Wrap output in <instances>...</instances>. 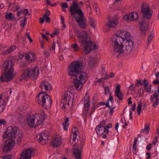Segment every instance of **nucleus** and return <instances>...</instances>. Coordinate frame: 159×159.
<instances>
[{
	"label": "nucleus",
	"instance_id": "79ce46f5",
	"mask_svg": "<svg viewBox=\"0 0 159 159\" xmlns=\"http://www.w3.org/2000/svg\"><path fill=\"white\" fill-rule=\"evenodd\" d=\"M137 139L135 138L134 139V144H133V150H134L135 151L137 149Z\"/></svg>",
	"mask_w": 159,
	"mask_h": 159
},
{
	"label": "nucleus",
	"instance_id": "6e6552de",
	"mask_svg": "<svg viewBox=\"0 0 159 159\" xmlns=\"http://www.w3.org/2000/svg\"><path fill=\"white\" fill-rule=\"evenodd\" d=\"M74 95L70 92H66L64 96L61 101V106L62 108L64 109L66 108L67 106L72 105L73 102Z\"/></svg>",
	"mask_w": 159,
	"mask_h": 159
},
{
	"label": "nucleus",
	"instance_id": "dca6fc26",
	"mask_svg": "<svg viewBox=\"0 0 159 159\" xmlns=\"http://www.w3.org/2000/svg\"><path fill=\"white\" fill-rule=\"evenodd\" d=\"M141 11L144 17L149 19L151 18L152 14L150 13V8L147 6L143 5L141 7Z\"/></svg>",
	"mask_w": 159,
	"mask_h": 159
},
{
	"label": "nucleus",
	"instance_id": "5701e85b",
	"mask_svg": "<svg viewBox=\"0 0 159 159\" xmlns=\"http://www.w3.org/2000/svg\"><path fill=\"white\" fill-rule=\"evenodd\" d=\"M87 74L84 72L80 71L79 73L74 77L78 79L80 81L84 83L87 79Z\"/></svg>",
	"mask_w": 159,
	"mask_h": 159
},
{
	"label": "nucleus",
	"instance_id": "6e6d98bb",
	"mask_svg": "<svg viewBox=\"0 0 159 159\" xmlns=\"http://www.w3.org/2000/svg\"><path fill=\"white\" fill-rule=\"evenodd\" d=\"M61 6L63 7L67 8L68 7V5L66 2L62 3H61Z\"/></svg>",
	"mask_w": 159,
	"mask_h": 159
},
{
	"label": "nucleus",
	"instance_id": "9b49d317",
	"mask_svg": "<svg viewBox=\"0 0 159 159\" xmlns=\"http://www.w3.org/2000/svg\"><path fill=\"white\" fill-rule=\"evenodd\" d=\"M118 33L120 35L125 42L134 41L133 36L129 33L126 31L120 30L118 31Z\"/></svg>",
	"mask_w": 159,
	"mask_h": 159
},
{
	"label": "nucleus",
	"instance_id": "ea45409f",
	"mask_svg": "<svg viewBox=\"0 0 159 159\" xmlns=\"http://www.w3.org/2000/svg\"><path fill=\"white\" fill-rule=\"evenodd\" d=\"M154 36V34L152 33H151L149 34L148 38V44H149L151 42Z\"/></svg>",
	"mask_w": 159,
	"mask_h": 159
},
{
	"label": "nucleus",
	"instance_id": "49530a36",
	"mask_svg": "<svg viewBox=\"0 0 159 159\" xmlns=\"http://www.w3.org/2000/svg\"><path fill=\"white\" fill-rule=\"evenodd\" d=\"M106 123L105 121L104 120H103L98 125H99V126L100 127H105L106 126Z\"/></svg>",
	"mask_w": 159,
	"mask_h": 159
},
{
	"label": "nucleus",
	"instance_id": "4468645a",
	"mask_svg": "<svg viewBox=\"0 0 159 159\" xmlns=\"http://www.w3.org/2000/svg\"><path fill=\"white\" fill-rule=\"evenodd\" d=\"M84 145V142L81 143L80 145H78L77 148L73 150V155L75 159H81V153Z\"/></svg>",
	"mask_w": 159,
	"mask_h": 159
},
{
	"label": "nucleus",
	"instance_id": "aec40b11",
	"mask_svg": "<svg viewBox=\"0 0 159 159\" xmlns=\"http://www.w3.org/2000/svg\"><path fill=\"white\" fill-rule=\"evenodd\" d=\"M39 87L41 89L42 92H45V94L46 92L52 89V86L47 81H42L39 85Z\"/></svg>",
	"mask_w": 159,
	"mask_h": 159
},
{
	"label": "nucleus",
	"instance_id": "2eb2a0df",
	"mask_svg": "<svg viewBox=\"0 0 159 159\" xmlns=\"http://www.w3.org/2000/svg\"><path fill=\"white\" fill-rule=\"evenodd\" d=\"M79 8V6L76 0L74 1L73 2L72 5L70 6V11L71 16H74L75 14H78L77 11H82Z\"/></svg>",
	"mask_w": 159,
	"mask_h": 159
},
{
	"label": "nucleus",
	"instance_id": "f03ea898",
	"mask_svg": "<svg viewBox=\"0 0 159 159\" xmlns=\"http://www.w3.org/2000/svg\"><path fill=\"white\" fill-rule=\"evenodd\" d=\"M77 34L82 49L85 54L89 53L92 50V46L94 42L91 41L90 38L88 37L87 33L84 31H78Z\"/></svg>",
	"mask_w": 159,
	"mask_h": 159
},
{
	"label": "nucleus",
	"instance_id": "0e129e2a",
	"mask_svg": "<svg viewBox=\"0 0 159 159\" xmlns=\"http://www.w3.org/2000/svg\"><path fill=\"white\" fill-rule=\"evenodd\" d=\"M145 90L148 93H150L151 91V88L150 87H146L145 88Z\"/></svg>",
	"mask_w": 159,
	"mask_h": 159
},
{
	"label": "nucleus",
	"instance_id": "8fccbe9b",
	"mask_svg": "<svg viewBox=\"0 0 159 159\" xmlns=\"http://www.w3.org/2000/svg\"><path fill=\"white\" fill-rule=\"evenodd\" d=\"M23 13L25 16H29L30 14L29 13L28 9H25L24 11H23Z\"/></svg>",
	"mask_w": 159,
	"mask_h": 159
},
{
	"label": "nucleus",
	"instance_id": "a18cd8bd",
	"mask_svg": "<svg viewBox=\"0 0 159 159\" xmlns=\"http://www.w3.org/2000/svg\"><path fill=\"white\" fill-rule=\"evenodd\" d=\"M105 90V94L107 95L108 93H109V94L110 93H111L108 87H106L104 89Z\"/></svg>",
	"mask_w": 159,
	"mask_h": 159
},
{
	"label": "nucleus",
	"instance_id": "3c124183",
	"mask_svg": "<svg viewBox=\"0 0 159 159\" xmlns=\"http://www.w3.org/2000/svg\"><path fill=\"white\" fill-rule=\"evenodd\" d=\"M50 15V12L48 10H47L45 11V14L43 16L44 18Z\"/></svg>",
	"mask_w": 159,
	"mask_h": 159
},
{
	"label": "nucleus",
	"instance_id": "423d86ee",
	"mask_svg": "<svg viewBox=\"0 0 159 159\" xmlns=\"http://www.w3.org/2000/svg\"><path fill=\"white\" fill-rule=\"evenodd\" d=\"M83 64L81 62L79 61H73L69 65L67 72L68 75L74 77L78 74L82 70Z\"/></svg>",
	"mask_w": 159,
	"mask_h": 159
},
{
	"label": "nucleus",
	"instance_id": "69168bd1",
	"mask_svg": "<svg viewBox=\"0 0 159 159\" xmlns=\"http://www.w3.org/2000/svg\"><path fill=\"white\" fill-rule=\"evenodd\" d=\"M152 83L154 84H159V80L158 79V78H157L156 80H154L153 81Z\"/></svg>",
	"mask_w": 159,
	"mask_h": 159
},
{
	"label": "nucleus",
	"instance_id": "4c0bfd02",
	"mask_svg": "<svg viewBox=\"0 0 159 159\" xmlns=\"http://www.w3.org/2000/svg\"><path fill=\"white\" fill-rule=\"evenodd\" d=\"M26 18L25 16L23 19L20 20V26L22 28H23L25 27L26 24Z\"/></svg>",
	"mask_w": 159,
	"mask_h": 159
},
{
	"label": "nucleus",
	"instance_id": "39448f33",
	"mask_svg": "<svg viewBox=\"0 0 159 159\" xmlns=\"http://www.w3.org/2000/svg\"><path fill=\"white\" fill-rule=\"evenodd\" d=\"M36 99L38 103L45 109H48L51 106L52 100L49 95L45 94V92L39 93Z\"/></svg>",
	"mask_w": 159,
	"mask_h": 159
},
{
	"label": "nucleus",
	"instance_id": "2f4dec72",
	"mask_svg": "<svg viewBox=\"0 0 159 159\" xmlns=\"http://www.w3.org/2000/svg\"><path fill=\"white\" fill-rule=\"evenodd\" d=\"M5 18L7 21L14 20H15L14 15L11 12L7 13L5 16Z\"/></svg>",
	"mask_w": 159,
	"mask_h": 159
},
{
	"label": "nucleus",
	"instance_id": "393cba45",
	"mask_svg": "<svg viewBox=\"0 0 159 159\" xmlns=\"http://www.w3.org/2000/svg\"><path fill=\"white\" fill-rule=\"evenodd\" d=\"M73 83L74 87L78 91H80L81 89L83 86V84H84L75 78L74 79Z\"/></svg>",
	"mask_w": 159,
	"mask_h": 159
},
{
	"label": "nucleus",
	"instance_id": "c756f323",
	"mask_svg": "<svg viewBox=\"0 0 159 159\" xmlns=\"http://www.w3.org/2000/svg\"><path fill=\"white\" fill-rule=\"evenodd\" d=\"M97 62V59L95 57H90L89 58L88 64L90 67H93Z\"/></svg>",
	"mask_w": 159,
	"mask_h": 159
},
{
	"label": "nucleus",
	"instance_id": "c85d7f7f",
	"mask_svg": "<svg viewBox=\"0 0 159 159\" xmlns=\"http://www.w3.org/2000/svg\"><path fill=\"white\" fill-rule=\"evenodd\" d=\"M84 109L87 111L86 113V114H87L88 111L89 109V108L90 106L89 103V95L87 93H86V95L84 97Z\"/></svg>",
	"mask_w": 159,
	"mask_h": 159
},
{
	"label": "nucleus",
	"instance_id": "338daca9",
	"mask_svg": "<svg viewBox=\"0 0 159 159\" xmlns=\"http://www.w3.org/2000/svg\"><path fill=\"white\" fill-rule=\"evenodd\" d=\"M44 19H43V18L42 17H40L39 19V23L41 24H43V22H44Z\"/></svg>",
	"mask_w": 159,
	"mask_h": 159
},
{
	"label": "nucleus",
	"instance_id": "4d7b16f0",
	"mask_svg": "<svg viewBox=\"0 0 159 159\" xmlns=\"http://www.w3.org/2000/svg\"><path fill=\"white\" fill-rule=\"evenodd\" d=\"M98 107V105H93L92 107V108H91V110L92 111H94V110H95V109L97 108Z\"/></svg>",
	"mask_w": 159,
	"mask_h": 159
},
{
	"label": "nucleus",
	"instance_id": "a19ab883",
	"mask_svg": "<svg viewBox=\"0 0 159 159\" xmlns=\"http://www.w3.org/2000/svg\"><path fill=\"white\" fill-rule=\"evenodd\" d=\"M16 47L15 45H12L10 46L8 49L7 51L9 52V53H11L12 52L15 50L16 49Z\"/></svg>",
	"mask_w": 159,
	"mask_h": 159
},
{
	"label": "nucleus",
	"instance_id": "a211bd4d",
	"mask_svg": "<svg viewBox=\"0 0 159 159\" xmlns=\"http://www.w3.org/2000/svg\"><path fill=\"white\" fill-rule=\"evenodd\" d=\"M139 17L138 13L135 11L131 12L128 15L124 16L123 19L127 22L136 20Z\"/></svg>",
	"mask_w": 159,
	"mask_h": 159
},
{
	"label": "nucleus",
	"instance_id": "0eeeda50",
	"mask_svg": "<svg viewBox=\"0 0 159 159\" xmlns=\"http://www.w3.org/2000/svg\"><path fill=\"white\" fill-rule=\"evenodd\" d=\"M39 72V70L37 69L27 68L22 72L20 80L21 81L26 80L30 78L32 80H35L38 76Z\"/></svg>",
	"mask_w": 159,
	"mask_h": 159
},
{
	"label": "nucleus",
	"instance_id": "e2e57ef3",
	"mask_svg": "<svg viewBox=\"0 0 159 159\" xmlns=\"http://www.w3.org/2000/svg\"><path fill=\"white\" fill-rule=\"evenodd\" d=\"M152 147V144L150 143L147 145L146 147V149L148 150H151Z\"/></svg>",
	"mask_w": 159,
	"mask_h": 159
},
{
	"label": "nucleus",
	"instance_id": "4be33fe9",
	"mask_svg": "<svg viewBox=\"0 0 159 159\" xmlns=\"http://www.w3.org/2000/svg\"><path fill=\"white\" fill-rule=\"evenodd\" d=\"M36 122V125H41L44 120L45 114L44 112L41 114L36 113L34 115Z\"/></svg>",
	"mask_w": 159,
	"mask_h": 159
},
{
	"label": "nucleus",
	"instance_id": "37998d69",
	"mask_svg": "<svg viewBox=\"0 0 159 159\" xmlns=\"http://www.w3.org/2000/svg\"><path fill=\"white\" fill-rule=\"evenodd\" d=\"M71 46L75 49V51L78 50L80 49V48L78 46V45L77 43L72 44Z\"/></svg>",
	"mask_w": 159,
	"mask_h": 159
},
{
	"label": "nucleus",
	"instance_id": "a878e982",
	"mask_svg": "<svg viewBox=\"0 0 159 159\" xmlns=\"http://www.w3.org/2000/svg\"><path fill=\"white\" fill-rule=\"evenodd\" d=\"M118 24L117 19L116 18H109L107 25L110 28H115Z\"/></svg>",
	"mask_w": 159,
	"mask_h": 159
},
{
	"label": "nucleus",
	"instance_id": "c9c22d12",
	"mask_svg": "<svg viewBox=\"0 0 159 159\" xmlns=\"http://www.w3.org/2000/svg\"><path fill=\"white\" fill-rule=\"evenodd\" d=\"M106 106L107 107H108L110 108V111H109V113L111 115H112L114 111V109L116 107H111V106L109 105V102H107Z\"/></svg>",
	"mask_w": 159,
	"mask_h": 159
},
{
	"label": "nucleus",
	"instance_id": "473e14b6",
	"mask_svg": "<svg viewBox=\"0 0 159 159\" xmlns=\"http://www.w3.org/2000/svg\"><path fill=\"white\" fill-rule=\"evenodd\" d=\"M105 127H100L98 125L96 127L95 130L98 135L101 136L104 133V129Z\"/></svg>",
	"mask_w": 159,
	"mask_h": 159
},
{
	"label": "nucleus",
	"instance_id": "ddd939ff",
	"mask_svg": "<svg viewBox=\"0 0 159 159\" xmlns=\"http://www.w3.org/2000/svg\"><path fill=\"white\" fill-rule=\"evenodd\" d=\"M25 56V59L29 63L34 62L36 59L35 54L33 52H29L23 54L19 56V58L22 59Z\"/></svg>",
	"mask_w": 159,
	"mask_h": 159
},
{
	"label": "nucleus",
	"instance_id": "b1692460",
	"mask_svg": "<svg viewBox=\"0 0 159 159\" xmlns=\"http://www.w3.org/2000/svg\"><path fill=\"white\" fill-rule=\"evenodd\" d=\"M158 94H157L156 92L155 93L151 96L150 98V100L152 102H153L152 106L153 107H157L159 103V98H158Z\"/></svg>",
	"mask_w": 159,
	"mask_h": 159
},
{
	"label": "nucleus",
	"instance_id": "9d476101",
	"mask_svg": "<svg viewBox=\"0 0 159 159\" xmlns=\"http://www.w3.org/2000/svg\"><path fill=\"white\" fill-rule=\"evenodd\" d=\"M34 155V151L31 148L26 149L22 152L20 159H31V157Z\"/></svg>",
	"mask_w": 159,
	"mask_h": 159
},
{
	"label": "nucleus",
	"instance_id": "cd10ccee",
	"mask_svg": "<svg viewBox=\"0 0 159 159\" xmlns=\"http://www.w3.org/2000/svg\"><path fill=\"white\" fill-rule=\"evenodd\" d=\"M28 124L30 127H36L37 126L36 125V122L34 116H30L27 120Z\"/></svg>",
	"mask_w": 159,
	"mask_h": 159
},
{
	"label": "nucleus",
	"instance_id": "bb28decb",
	"mask_svg": "<svg viewBox=\"0 0 159 159\" xmlns=\"http://www.w3.org/2000/svg\"><path fill=\"white\" fill-rule=\"evenodd\" d=\"M115 95L116 97L119 100H121L123 98V94L120 91V86L118 85L115 90Z\"/></svg>",
	"mask_w": 159,
	"mask_h": 159
},
{
	"label": "nucleus",
	"instance_id": "774afa93",
	"mask_svg": "<svg viewBox=\"0 0 159 159\" xmlns=\"http://www.w3.org/2000/svg\"><path fill=\"white\" fill-rule=\"evenodd\" d=\"M45 18H46V23H49L51 21V19L50 18L48 17H45Z\"/></svg>",
	"mask_w": 159,
	"mask_h": 159
},
{
	"label": "nucleus",
	"instance_id": "f8f14e48",
	"mask_svg": "<svg viewBox=\"0 0 159 159\" xmlns=\"http://www.w3.org/2000/svg\"><path fill=\"white\" fill-rule=\"evenodd\" d=\"M139 27L140 28L141 34L143 36L146 34V32L148 30L149 26L147 23L145 22L144 19L141 20V22H139Z\"/></svg>",
	"mask_w": 159,
	"mask_h": 159
},
{
	"label": "nucleus",
	"instance_id": "f257e3e1",
	"mask_svg": "<svg viewBox=\"0 0 159 159\" xmlns=\"http://www.w3.org/2000/svg\"><path fill=\"white\" fill-rule=\"evenodd\" d=\"M22 133L18 131L16 127L10 126L5 131L3 135L4 139L8 138L5 142L2 149L4 152H7L12 149L15 144V141L19 144L22 139Z\"/></svg>",
	"mask_w": 159,
	"mask_h": 159
},
{
	"label": "nucleus",
	"instance_id": "6ab92c4d",
	"mask_svg": "<svg viewBox=\"0 0 159 159\" xmlns=\"http://www.w3.org/2000/svg\"><path fill=\"white\" fill-rule=\"evenodd\" d=\"M134 44V41L125 42L123 46L125 52L123 51V53L125 52L126 53H130L133 49Z\"/></svg>",
	"mask_w": 159,
	"mask_h": 159
},
{
	"label": "nucleus",
	"instance_id": "f3484780",
	"mask_svg": "<svg viewBox=\"0 0 159 159\" xmlns=\"http://www.w3.org/2000/svg\"><path fill=\"white\" fill-rule=\"evenodd\" d=\"M48 135L47 134L42 133L37 135L36 139L42 145H44L46 143V141H48Z\"/></svg>",
	"mask_w": 159,
	"mask_h": 159
},
{
	"label": "nucleus",
	"instance_id": "864d4df0",
	"mask_svg": "<svg viewBox=\"0 0 159 159\" xmlns=\"http://www.w3.org/2000/svg\"><path fill=\"white\" fill-rule=\"evenodd\" d=\"M143 83V84H144V88L148 87V82L147 80L145 79L144 80Z\"/></svg>",
	"mask_w": 159,
	"mask_h": 159
},
{
	"label": "nucleus",
	"instance_id": "13d9d810",
	"mask_svg": "<svg viewBox=\"0 0 159 159\" xmlns=\"http://www.w3.org/2000/svg\"><path fill=\"white\" fill-rule=\"evenodd\" d=\"M6 124L5 120L4 119L0 120V126L2 125H5Z\"/></svg>",
	"mask_w": 159,
	"mask_h": 159
},
{
	"label": "nucleus",
	"instance_id": "7ed1b4c3",
	"mask_svg": "<svg viewBox=\"0 0 159 159\" xmlns=\"http://www.w3.org/2000/svg\"><path fill=\"white\" fill-rule=\"evenodd\" d=\"M124 41L122 37L118 33L114 35L112 39L111 44L113 48L112 54L113 56L118 58L123 54V43Z\"/></svg>",
	"mask_w": 159,
	"mask_h": 159
},
{
	"label": "nucleus",
	"instance_id": "412c9836",
	"mask_svg": "<svg viewBox=\"0 0 159 159\" xmlns=\"http://www.w3.org/2000/svg\"><path fill=\"white\" fill-rule=\"evenodd\" d=\"M62 139L60 137L57 136L53 138L50 142V144L53 148H56L60 146L62 143Z\"/></svg>",
	"mask_w": 159,
	"mask_h": 159
},
{
	"label": "nucleus",
	"instance_id": "1a4fd4ad",
	"mask_svg": "<svg viewBox=\"0 0 159 159\" xmlns=\"http://www.w3.org/2000/svg\"><path fill=\"white\" fill-rule=\"evenodd\" d=\"M78 16L75 15L73 16V17L75 18V20L81 29H85L87 26L86 22L87 20L85 18L82 11H77Z\"/></svg>",
	"mask_w": 159,
	"mask_h": 159
},
{
	"label": "nucleus",
	"instance_id": "052dcab7",
	"mask_svg": "<svg viewBox=\"0 0 159 159\" xmlns=\"http://www.w3.org/2000/svg\"><path fill=\"white\" fill-rule=\"evenodd\" d=\"M15 4L14 5L13 8H15V10L16 11H18L20 8V7L18 5H17L16 6H14Z\"/></svg>",
	"mask_w": 159,
	"mask_h": 159
},
{
	"label": "nucleus",
	"instance_id": "c03bdc74",
	"mask_svg": "<svg viewBox=\"0 0 159 159\" xmlns=\"http://www.w3.org/2000/svg\"><path fill=\"white\" fill-rule=\"evenodd\" d=\"M143 85V83L141 82L140 80H136L135 85L139 87Z\"/></svg>",
	"mask_w": 159,
	"mask_h": 159
},
{
	"label": "nucleus",
	"instance_id": "72a5a7b5",
	"mask_svg": "<svg viewBox=\"0 0 159 159\" xmlns=\"http://www.w3.org/2000/svg\"><path fill=\"white\" fill-rule=\"evenodd\" d=\"M89 18L90 25L92 27L95 28L96 26L95 20L94 18L92 17H89Z\"/></svg>",
	"mask_w": 159,
	"mask_h": 159
},
{
	"label": "nucleus",
	"instance_id": "603ef678",
	"mask_svg": "<svg viewBox=\"0 0 159 159\" xmlns=\"http://www.w3.org/2000/svg\"><path fill=\"white\" fill-rule=\"evenodd\" d=\"M11 156L10 155H7L2 157V159H11Z\"/></svg>",
	"mask_w": 159,
	"mask_h": 159
},
{
	"label": "nucleus",
	"instance_id": "58836bf2",
	"mask_svg": "<svg viewBox=\"0 0 159 159\" xmlns=\"http://www.w3.org/2000/svg\"><path fill=\"white\" fill-rule=\"evenodd\" d=\"M142 107V103L141 102L139 103L137 106V111L138 112L137 114L138 115H140L141 114V112Z\"/></svg>",
	"mask_w": 159,
	"mask_h": 159
},
{
	"label": "nucleus",
	"instance_id": "f704fd0d",
	"mask_svg": "<svg viewBox=\"0 0 159 159\" xmlns=\"http://www.w3.org/2000/svg\"><path fill=\"white\" fill-rule=\"evenodd\" d=\"M69 121V119L68 118H66L65 120V122L63 124L64 129L65 130H67V127L69 126V124L68 123Z\"/></svg>",
	"mask_w": 159,
	"mask_h": 159
},
{
	"label": "nucleus",
	"instance_id": "7c9ffc66",
	"mask_svg": "<svg viewBox=\"0 0 159 159\" xmlns=\"http://www.w3.org/2000/svg\"><path fill=\"white\" fill-rule=\"evenodd\" d=\"M72 134H73V145H75L77 143L76 142H75V138H77V132H78V129L76 127H73L71 130Z\"/></svg>",
	"mask_w": 159,
	"mask_h": 159
},
{
	"label": "nucleus",
	"instance_id": "09e8293b",
	"mask_svg": "<svg viewBox=\"0 0 159 159\" xmlns=\"http://www.w3.org/2000/svg\"><path fill=\"white\" fill-rule=\"evenodd\" d=\"M107 102H109V101H110L112 103V104L113 103V97L111 96V93H110L109 95V99L107 100Z\"/></svg>",
	"mask_w": 159,
	"mask_h": 159
},
{
	"label": "nucleus",
	"instance_id": "680f3d73",
	"mask_svg": "<svg viewBox=\"0 0 159 159\" xmlns=\"http://www.w3.org/2000/svg\"><path fill=\"white\" fill-rule=\"evenodd\" d=\"M112 127V125L111 124H107L105 126V128L107 129H109L111 128Z\"/></svg>",
	"mask_w": 159,
	"mask_h": 159
},
{
	"label": "nucleus",
	"instance_id": "bf43d9fd",
	"mask_svg": "<svg viewBox=\"0 0 159 159\" xmlns=\"http://www.w3.org/2000/svg\"><path fill=\"white\" fill-rule=\"evenodd\" d=\"M52 49L53 51H54L55 49V43L54 42H53L51 48L49 49V50H50L51 49Z\"/></svg>",
	"mask_w": 159,
	"mask_h": 159
},
{
	"label": "nucleus",
	"instance_id": "5fc2aeb1",
	"mask_svg": "<svg viewBox=\"0 0 159 159\" xmlns=\"http://www.w3.org/2000/svg\"><path fill=\"white\" fill-rule=\"evenodd\" d=\"M135 88L136 86H134L133 84L131 85L129 88V89L132 91H134Z\"/></svg>",
	"mask_w": 159,
	"mask_h": 159
},
{
	"label": "nucleus",
	"instance_id": "de8ad7c7",
	"mask_svg": "<svg viewBox=\"0 0 159 159\" xmlns=\"http://www.w3.org/2000/svg\"><path fill=\"white\" fill-rule=\"evenodd\" d=\"M142 87H141L140 89H138V92H137V94L139 95V97H142L143 95V93H142L141 92V89Z\"/></svg>",
	"mask_w": 159,
	"mask_h": 159
},
{
	"label": "nucleus",
	"instance_id": "e433bc0d",
	"mask_svg": "<svg viewBox=\"0 0 159 159\" xmlns=\"http://www.w3.org/2000/svg\"><path fill=\"white\" fill-rule=\"evenodd\" d=\"M150 130L149 126L148 125H146L144 129L141 130L140 132L141 133H143L144 132H145L146 134H148Z\"/></svg>",
	"mask_w": 159,
	"mask_h": 159
},
{
	"label": "nucleus",
	"instance_id": "20e7f679",
	"mask_svg": "<svg viewBox=\"0 0 159 159\" xmlns=\"http://www.w3.org/2000/svg\"><path fill=\"white\" fill-rule=\"evenodd\" d=\"M4 72H2L1 77L2 82H7L12 79L13 76V64L11 60H6L2 65Z\"/></svg>",
	"mask_w": 159,
	"mask_h": 159
}]
</instances>
